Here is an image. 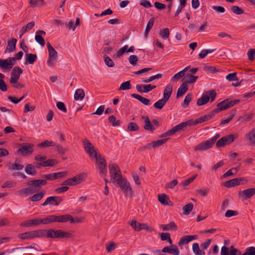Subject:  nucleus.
Listing matches in <instances>:
<instances>
[{
	"instance_id": "43",
	"label": "nucleus",
	"mask_w": 255,
	"mask_h": 255,
	"mask_svg": "<svg viewBox=\"0 0 255 255\" xmlns=\"http://www.w3.org/2000/svg\"><path fill=\"white\" fill-rule=\"evenodd\" d=\"M167 102L168 101L162 98L155 102L153 106L156 109L161 110Z\"/></svg>"
},
{
	"instance_id": "62",
	"label": "nucleus",
	"mask_w": 255,
	"mask_h": 255,
	"mask_svg": "<svg viewBox=\"0 0 255 255\" xmlns=\"http://www.w3.org/2000/svg\"><path fill=\"white\" fill-rule=\"evenodd\" d=\"M56 106L59 110L63 112L64 113H67V110L64 103L58 102L56 104Z\"/></svg>"
},
{
	"instance_id": "42",
	"label": "nucleus",
	"mask_w": 255,
	"mask_h": 255,
	"mask_svg": "<svg viewBox=\"0 0 255 255\" xmlns=\"http://www.w3.org/2000/svg\"><path fill=\"white\" fill-rule=\"evenodd\" d=\"M56 145L55 143L52 141L45 140L38 144V147L40 148H45L50 146H54Z\"/></svg>"
},
{
	"instance_id": "23",
	"label": "nucleus",
	"mask_w": 255,
	"mask_h": 255,
	"mask_svg": "<svg viewBox=\"0 0 255 255\" xmlns=\"http://www.w3.org/2000/svg\"><path fill=\"white\" fill-rule=\"evenodd\" d=\"M21 227H32L33 226L39 225V218L27 220L20 224Z\"/></svg>"
},
{
	"instance_id": "17",
	"label": "nucleus",
	"mask_w": 255,
	"mask_h": 255,
	"mask_svg": "<svg viewBox=\"0 0 255 255\" xmlns=\"http://www.w3.org/2000/svg\"><path fill=\"white\" fill-rule=\"evenodd\" d=\"M162 252L164 253H169L173 255H179V250L176 245H171L164 247L162 250Z\"/></svg>"
},
{
	"instance_id": "14",
	"label": "nucleus",
	"mask_w": 255,
	"mask_h": 255,
	"mask_svg": "<svg viewBox=\"0 0 255 255\" xmlns=\"http://www.w3.org/2000/svg\"><path fill=\"white\" fill-rule=\"evenodd\" d=\"M63 201V199L59 196H50L42 204L43 206L49 204L51 205L58 206Z\"/></svg>"
},
{
	"instance_id": "40",
	"label": "nucleus",
	"mask_w": 255,
	"mask_h": 255,
	"mask_svg": "<svg viewBox=\"0 0 255 255\" xmlns=\"http://www.w3.org/2000/svg\"><path fill=\"white\" fill-rule=\"evenodd\" d=\"M25 170L26 173L29 175H35L37 173L35 168L31 164H28L26 166Z\"/></svg>"
},
{
	"instance_id": "5",
	"label": "nucleus",
	"mask_w": 255,
	"mask_h": 255,
	"mask_svg": "<svg viewBox=\"0 0 255 255\" xmlns=\"http://www.w3.org/2000/svg\"><path fill=\"white\" fill-rule=\"evenodd\" d=\"M220 136V135L219 133L216 134L214 137H212L210 139L206 140L205 142H202L194 146V150L195 151H203L211 148Z\"/></svg>"
},
{
	"instance_id": "56",
	"label": "nucleus",
	"mask_w": 255,
	"mask_h": 255,
	"mask_svg": "<svg viewBox=\"0 0 255 255\" xmlns=\"http://www.w3.org/2000/svg\"><path fill=\"white\" fill-rule=\"evenodd\" d=\"M231 116L230 117H229L228 118H227V119L222 120L220 123V125L227 124H228L230 121H231L236 115V111L233 110L231 111Z\"/></svg>"
},
{
	"instance_id": "64",
	"label": "nucleus",
	"mask_w": 255,
	"mask_h": 255,
	"mask_svg": "<svg viewBox=\"0 0 255 255\" xmlns=\"http://www.w3.org/2000/svg\"><path fill=\"white\" fill-rule=\"evenodd\" d=\"M247 54L249 59L250 61H253L255 58V49H250Z\"/></svg>"
},
{
	"instance_id": "61",
	"label": "nucleus",
	"mask_w": 255,
	"mask_h": 255,
	"mask_svg": "<svg viewBox=\"0 0 255 255\" xmlns=\"http://www.w3.org/2000/svg\"><path fill=\"white\" fill-rule=\"evenodd\" d=\"M244 255H255V247H251L247 248Z\"/></svg>"
},
{
	"instance_id": "31",
	"label": "nucleus",
	"mask_w": 255,
	"mask_h": 255,
	"mask_svg": "<svg viewBox=\"0 0 255 255\" xmlns=\"http://www.w3.org/2000/svg\"><path fill=\"white\" fill-rule=\"evenodd\" d=\"M227 101L228 99H225L221 102L219 103L217 106V108L213 110L214 112L215 113V114H217L221 111L226 110L227 109H224V108L226 107L227 105L226 102Z\"/></svg>"
},
{
	"instance_id": "25",
	"label": "nucleus",
	"mask_w": 255,
	"mask_h": 255,
	"mask_svg": "<svg viewBox=\"0 0 255 255\" xmlns=\"http://www.w3.org/2000/svg\"><path fill=\"white\" fill-rule=\"evenodd\" d=\"M46 193V191L42 190L39 193L33 195L32 197L29 198V200L32 202H37L41 200L44 197Z\"/></svg>"
},
{
	"instance_id": "35",
	"label": "nucleus",
	"mask_w": 255,
	"mask_h": 255,
	"mask_svg": "<svg viewBox=\"0 0 255 255\" xmlns=\"http://www.w3.org/2000/svg\"><path fill=\"white\" fill-rule=\"evenodd\" d=\"M54 222L53 215H50L46 218L41 219L39 218V225L43 224H49Z\"/></svg>"
},
{
	"instance_id": "55",
	"label": "nucleus",
	"mask_w": 255,
	"mask_h": 255,
	"mask_svg": "<svg viewBox=\"0 0 255 255\" xmlns=\"http://www.w3.org/2000/svg\"><path fill=\"white\" fill-rule=\"evenodd\" d=\"M228 99V101L226 102L227 105H226V107H225L224 108V109H228L230 107H232L234 106V105L238 104L240 102V100H238V99L232 100V101H230L229 99Z\"/></svg>"
},
{
	"instance_id": "38",
	"label": "nucleus",
	"mask_w": 255,
	"mask_h": 255,
	"mask_svg": "<svg viewBox=\"0 0 255 255\" xmlns=\"http://www.w3.org/2000/svg\"><path fill=\"white\" fill-rule=\"evenodd\" d=\"M238 181L237 178H234L224 182L223 185L227 188H232L238 185Z\"/></svg>"
},
{
	"instance_id": "57",
	"label": "nucleus",
	"mask_w": 255,
	"mask_h": 255,
	"mask_svg": "<svg viewBox=\"0 0 255 255\" xmlns=\"http://www.w3.org/2000/svg\"><path fill=\"white\" fill-rule=\"evenodd\" d=\"M135 231H139L141 230L140 228V223L134 220H132L130 222L128 223Z\"/></svg>"
},
{
	"instance_id": "41",
	"label": "nucleus",
	"mask_w": 255,
	"mask_h": 255,
	"mask_svg": "<svg viewBox=\"0 0 255 255\" xmlns=\"http://www.w3.org/2000/svg\"><path fill=\"white\" fill-rule=\"evenodd\" d=\"M26 56V62L25 64H27V63L30 64H32L33 63L36 61L37 59V55L36 54H26L25 55Z\"/></svg>"
},
{
	"instance_id": "15",
	"label": "nucleus",
	"mask_w": 255,
	"mask_h": 255,
	"mask_svg": "<svg viewBox=\"0 0 255 255\" xmlns=\"http://www.w3.org/2000/svg\"><path fill=\"white\" fill-rule=\"evenodd\" d=\"M82 142L85 151L90 157H92L94 152L96 151V149L88 139H84Z\"/></svg>"
},
{
	"instance_id": "30",
	"label": "nucleus",
	"mask_w": 255,
	"mask_h": 255,
	"mask_svg": "<svg viewBox=\"0 0 255 255\" xmlns=\"http://www.w3.org/2000/svg\"><path fill=\"white\" fill-rule=\"evenodd\" d=\"M54 222H58L60 223H65L69 221V215H63L61 216L53 215Z\"/></svg>"
},
{
	"instance_id": "12",
	"label": "nucleus",
	"mask_w": 255,
	"mask_h": 255,
	"mask_svg": "<svg viewBox=\"0 0 255 255\" xmlns=\"http://www.w3.org/2000/svg\"><path fill=\"white\" fill-rule=\"evenodd\" d=\"M23 73V70L18 66L14 67L10 73L9 83L11 84L16 83L19 79L20 75Z\"/></svg>"
},
{
	"instance_id": "24",
	"label": "nucleus",
	"mask_w": 255,
	"mask_h": 255,
	"mask_svg": "<svg viewBox=\"0 0 255 255\" xmlns=\"http://www.w3.org/2000/svg\"><path fill=\"white\" fill-rule=\"evenodd\" d=\"M142 119H144V125L143 128L146 130H149L153 132L154 130V128L152 126L151 122L150 121L148 116H143Z\"/></svg>"
},
{
	"instance_id": "22",
	"label": "nucleus",
	"mask_w": 255,
	"mask_h": 255,
	"mask_svg": "<svg viewBox=\"0 0 255 255\" xmlns=\"http://www.w3.org/2000/svg\"><path fill=\"white\" fill-rule=\"evenodd\" d=\"M16 42L17 40L14 38H12L10 40H8L7 42V46L5 51V53L7 52L10 53L15 50Z\"/></svg>"
},
{
	"instance_id": "58",
	"label": "nucleus",
	"mask_w": 255,
	"mask_h": 255,
	"mask_svg": "<svg viewBox=\"0 0 255 255\" xmlns=\"http://www.w3.org/2000/svg\"><path fill=\"white\" fill-rule=\"evenodd\" d=\"M226 79L229 81H239V79L237 76V73L236 72L230 73L227 75L226 76Z\"/></svg>"
},
{
	"instance_id": "27",
	"label": "nucleus",
	"mask_w": 255,
	"mask_h": 255,
	"mask_svg": "<svg viewBox=\"0 0 255 255\" xmlns=\"http://www.w3.org/2000/svg\"><path fill=\"white\" fill-rule=\"evenodd\" d=\"M172 92V86L168 85L164 90L163 98L168 101L171 95Z\"/></svg>"
},
{
	"instance_id": "16",
	"label": "nucleus",
	"mask_w": 255,
	"mask_h": 255,
	"mask_svg": "<svg viewBox=\"0 0 255 255\" xmlns=\"http://www.w3.org/2000/svg\"><path fill=\"white\" fill-rule=\"evenodd\" d=\"M192 120H189L185 122H183L181 124H179L176 126L173 127L171 128V130L173 133V134H175L176 132L179 131L183 129V128L185 127H186L188 126H192Z\"/></svg>"
},
{
	"instance_id": "10",
	"label": "nucleus",
	"mask_w": 255,
	"mask_h": 255,
	"mask_svg": "<svg viewBox=\"0 0 255 255\" xmlns=\"http://www.w3.org/2000/svg\"><path fill=\"white\" fill-rule=\"evenodd\" d=\"M85 175L84 173L78 174L73 178L68 179L64 181L61 185H70L73 186L80 184L83 181L84 176Z\"/></svg>"
},
{
	"instance_id": "53",
	"label": "nucleus",
	"mask_w": 255,
	"mask_h": 255,
	"mask_svg": "<svg viewBox=\"0 0 255 255\" xmlns=\"http://www.w3.org/2000/svg\"><path fill=\"white\" fill-rule=\"evenodd\" d=\"M128 45H126L124 46L123 48H122L120 50H119L117 53L114 55L115 58H119L123 56V55L127 52Z\"/></svg>"
},
{
	"instance_id": "37",
	"label": "nucleus",
	"mask_w": 255,
	"mask_h": 255,
	"mask_svg": "<svg viewBox=\"0 0 255 255\" xmlns=\"http://www.w3.org/2000/svg\"><path fill=\"white\" fill-rule=\"evenodd\" d=\"M0 67L1 69H4L5 70H9L11 68V64L10 63H8V61L6 59H0Z\"/></svg>"
},
{
	"instance_id": "20",
	"label": "nucleus",
	"mask_w": 255,
	"mask_h": 255,
	"mask_svg": "<svg viewBox=\"0 0 255 255\" xmlns=\"http://www.w3.org/2000/svg\"><path fill=\"white\" fill-rule=\"evenodd\" d=\"M97 162L101 176H106L107 173V165L106 159H102V161H98Z\"/></svg>"
},
{
	"instance_id": "44",
	"label": "nucleus",
	"mask_w": 255,
	"mask_h": 255,
	"mask_svg": "<svg viewBox=\"0 0 255 255\" xmlns=\"http://www.w3.org/2000/svg\"><path fill=\"white\" fill-rule=\"evenodd\" d=\"M84 97L85 92L82 89H78L76 90L74 95V99L75 100H82Z\"/></svg>"
},
{
	"instance_id": "60",
	"label": "nucleus",
	"mask_w": 255,
	"mask_h": 255,
	"mask_svg": "<svg viewBox=\"0 0 255 255\" xmlns=\"http://www.w3.org/2000/svg\"><path fill=\"white\" fill-rule=\"evenodd\" d=\"M55 145L56 150L58 152L59 154L63 155L67 151V148L63 147L61 145L57 144Z\"/></svg>"
},
{
	"instance_id": "33",
	"label": "nucleus",
	"mask_w": 255,
	"mask_h": 255,
	"mask_svg": "<svg viewBox=\"0 0 255 255\" xmlns=\"http://www.w3.org/2000/svg\"><path fill=\"white\" fill-rule=\"evenodd\" d=\"M255 113L253 111H250L248 113L245 114L243 117H240L238 121L241 120L242 122H247L252 120L254 118Z\"/></svg>"
},
{
	"instance_id": "1",
	"label": "nucleus",
	"mask_w": 255,
	"mask_h": 255,
	"mask_svg": "<svg viewBox=\"0 0 255 255\" xmlns=\"http://www.w3.org/2000/svg\"><path fill=\"white\" fill-rule=\"evenodd\" d=\"M42 177L45 178V179H35L30 180L29 181L26 182L25 184L27 186H28V187L19 190L17 191V193L19 195L21 196H28L29 195H32L39 191L42 186L46 185L47 183V180H55L53 177V173L43 175Z\"/></svg>"
},
{
	"instance_id": "63",
	"label": "nucleus",
	"mask_w": 255,
	"mask_h": 255,
	"mask_svg": "<svg viewBox=\"0 0 255 255\" xmlns=\"http://www.w3.org/2000/svg\"><path fill=\"white\" fill-rule=\"evenodd\" d=\"M184 72L180 71L177 73L175 74L171 78V80L173 81H177L179 79L182 78L184 76Z\"/></svg>"
},
{
	"instance_id": "48",
	"label": "nucleus",
	"mask_w": 255,
	"mask_h": 255,
	"mask_svg": "<svg viewBox=\"0 0 255 255\" xmlns=\"http://www.w3.org/2000/svg\"><path fill=\"white\" fill-rule=\"evenodd\" d=\"M127 129L129 131H134L138 130L139 127L135 123L131 122L128 124Z\"/></svg>"
},
{
	"instance_id": "8",
	"label": "nucleus",
	"mask_w": 255,
	"mask_h": 255,
	"mask_svg": "<svg viewBox=\"0 0 255 255\" xmlns=\"http://www.w3.org/2000/svg\"><path fill=\"white\" fill-rule=\"evenodd\" d=\"M47 46L49 53L47 65L50 67H53L57 61L58 53L49 42L47 43Z\"/></svg>"
},
{
	"instance_id": "32",
	"label": "nucleus",
	"mask_w": 255,
	"mask_h": 255,
	"mask_svg": "<svg viewBox=\"0 0 255 255\" xmlns=\"http://www.w3.org/2000/svg\"><path fill=\"white\" fill-rule=\"evenodd\" d=\"M8 167L12 170H21L23 168L24 165L20 164L17 160H15L14 163H9Z\"/></svg>"
},
{
	"instance_id": "29",
	"label": "nucleus",
	"mask_w": 255,
	"mask_h": 255,
	"mask_svg": "<svg viewBox=\"0 0 255 255\" xmlns=\"http://www.w3.org/2000/svg\"><path fill=\"white\" fill-rule=\"evenodd\" d=\"M187 91V85L186 83H182L177 90L176 97L178 98L183 96Z\"/></svg>"
},
{
	"instance_id": "11",
	"label": "nucleus",
	"mask_w": 255,
	"mask_h": 255,
	"mask_svg": "<svg viewBox=\"0 0 255 255\" xmlns=\"http://www.w3.org/2000/svg\"><path fill=\"white\" fill-rule=\"evenodd\" d=\"M234 140V135L233 134H229L219 139L216 144L217 148L224 146L226 145H229L232 143Z\"/></svg>"
},
{
	"instance_id": "6",
	"label": "nucleus",
	"mask_w": 255,
	"mask_h": 255,
	"mask_svg": "<svg viewBox=\"0 0 255 255\" xmlns=\"http://www.w3.org/2000/svg\"><path fill=\"white\" fill-rule=\"evenodd\" d=\"M119 186L122 191L125 193L126 196H129L130 197L132 196V190L129 182L125 178H122L121 180L117 181L115 183Z\"/></svg>"
},
{
	"instance_id": "26",
	"label": "nucleus",
	"mask_w": 255,
	"mask_h": 255,
	"mask_svg": "<svg viewBox=\"0 0 255 255\" xmlns=\"http://www.w3.org/2000/svg\"><path fill=\"white\" fill-rule=\"evenodd\" d=\"M131 96L133 98L139 101L140 102H141L143 104H144L145 106H148L150 104V101L149 99L143 97L139 95L136 94H132L131 95Z\"/></svg>"
},
{
	"instance_id": "19",
	"label": "nucleus",
	"mask_w": 255,
	"mask_h": 255,
	"mask_svg": "<svg viewBox=\"0 0 255 255\" xmlns=\"http://www.w3.org/2000/svg\"><path fill=\"white\" fill-rule=\"evenodd\" d=\"M198 238L197 235H187L182 237L178 242V245L182 246L188 244L192 240H196Z\"/></svg>"
},
{
	"instance_id": "47",
	"label": "nucleus",
	"mask_w": 255,
	"mask_h": 255,
	"mask_svg": "<svg viewBox=\"0 0 255 255\" xmlns=\"http://www.w3.org/2000/svg\"><path fill=\"white\" fill-rule=\"evenodd\" d=\"M168 138H163L152 141V147L154 148H156L163 145L168 140Z\"/></svg>"
},
{
	"instance_id": "49",
	"label": "nucleus",
	"mask_w": 255,
	"mask_h": 255,
	"mask_svg": "<svg viewBox=\"0 0 255 255\" xmlns=\"http://www.w3.org/2000/svg\"><path fill=\"white\" fill-rule=\"evenodd\" d=\"M108 121L110 123L112 124L113 127L119 126L121 124L120 120H116V118L114 115L110 116L108 118Z\"/></svg>"
},
{
	"instance_id": "21",
	"label": "nucleus",
	"mask_w": 255,
	"mask_h": 255,
	"mask_svg": "<svg viewBox=\"0 0 255 255\" xmlns=\"http://www.w3.org/2000/svg\"><path fill=\"white\" fill-rule=\"evenodd\" d=\"M158 199L159 202L163 205L173 206V203L170 200L169 197L165 194H159Z\"/></svg>"
},
{
	"instance_id": "36",
	"label": "nucleus",
	"mask_w": 255,
	"mask_h": 255,
	"mask_svg": "<svg viewBox=\"0 0 255 255\" xmlns=\"http://www.w3.org/2000/svg\"><path fill=\"white\" fill-rule=\"evenodd\" d=\"M161 227L163 231H168L169 230L176 231L177 230V226L174 222H171L168 224L162 225Z\"/></svg>"
},
{
	"instance_id": "13",
	"label": "nucleus",
	"mask_w": 255,
	"mask_h": 255,
	"mask_svg": "<svg viewBox=\"0 0 255 255\" xmlns=\"http://www.w3.org/2000/svg\"><path fill=\"white\" fill-rule=\"evenodd\" d=\"M254 195H255V188H249L238 192V196L242 200L250 199Z\"/></svg>"
},
{
	"instance_id": "51",
	"label": "nucleus",
	"mask_w": 255,
	"mask_h": 255,
	"mask_svg": "<svg viewBox=\"0 0 255 255\" xmlns=\"http://www.w3.org/2000/svg\"><path fill=\"white\" fill-rule=\"evenodd\" d=\"M169 30L168 28L163 29L160 31L159 36L163 39H167L169 36Z\"/></svg>"
},
{
	"instance_id": "18",
	"label": "nucleus",
	"mask_w": 255,
	"mask_h": 255,
	"mask_svg": "<svg viewBox=\"0 0 255 255\" xmlns=\"http://www.w3.org/2000/svg\"><path fill=\"white\" fill-rule=\"evenodd\" d=\"M215 115V113L213 110L210 114L202 116L201 117L196 119L195 121L192 120L193 125H196L199 123H202L204 122L207 121L212 118Z\"/></svg>"
},
{
	"instance_id": "39",
	"label": "nucleus",
	"mask_w": 255,
	"mask_h": 255,
	"mask_svg": "<svg viewBox=\"0 0 255 255\" xmlns=\"http://www.w3.org/2000/svg\"><path fill=\"white\" fill-rule=\"evenodd\" d=\"M154 22V18L151 17L148 21L147 24L146 26L145 31H144V34L145 37H147V35H148L149 32L150 31V30H151V29L152 28V27L153 26Z\"/></svg>"
},
{
	"instance_id": "59",
	"label": "nucleus",
	"mask_w": 255,
	"mask_h": 255,
	"mask_svg": "<svg viewBox=\"0 0 255 255\" xmlns=\"http://www.w3.org/2000/svg\"><path fill=\"white\" fill-rule=\"evenodd\" d=\"M56 160L54 159H48L46 161H42L41 165H42L43 167L53 166L55 165L54 162Z\"/></svg>"
},
{
	"instance_id": "50",
	"label": "nucleus",
	"mask_w": 255,
	"mask_h": 255,
	"mask_svg": "<svg viewBox=\"0 0 255 255\" xmlns=\"http://www.w3.org/2000/svg\"><path fill=\"white\" fill-rule=\"evenodd\" d=\"M197 176V174H195V175L192 176V177H190L188 179L185 180L184 181L182 182L180 184V185L181 186H182L183 187H185L188 186L191 183H192L195 180V179L196 178Z\"/></svg>"
},
{
	"instance_id": "9",
	"label": "nucleus",
	"mask_w": 255,
	"mask_h": 255,
	"mask_svg": "<svg viewBox=\"0 0 255 255\" xmlns=\"http://www.w3.org/2000/svg\"><path fill=\"white\" fill-rule=\"evenodd\" d=\"M33 146L32 143H22L20 144L21 147L17 150V152L22 156L30 154L33 151Z\"/></svg>"
},
{
	"instance_id": "46",
	"label": "nucleus",
	"mask_w": 255,
	"mask_h": 255,
	"mask_svg": "<svg viewBox=\"0 0 255 255\" xmlns=\"http://www.w3.org/2000/svg\"><path fill=\"white\" fill-rule=\"evenodd\" d=\"M193 208V204L191 203H188L183 207V214L189 215Z\"/></svg>"
},
{
	"instance_id": "7",
	"label": "nucleus",
	"mask_w": 255,
	"mask_h": 255,
	"mask_svg": "<svg viewBox=\"0 0 255 255\" xmlns=\"http://www.w3.org/2000/svg\"><path fill=\"white\" fill-rule=\"evenodd\" d=\"M217 96V94L215 90H209L206 91L202 96L197 101V105L198 106H202L207 104L211 98V102L213 101Z\"/></svg>"
},
{
	"instance_id": "54",
	"label": "nucleus",
	"mask_w": 255,
	"mask_h": 255,
	"mask_svg": "<svg viewBox=\"0 0 255 255\" xmlns=\"http://www.w3.org/2000/svg\"><path fill=\"white\" fill-rule=\"evenodd\" d=\"M104 61L107 66L110 67H113L115 65L113 60L107 55L104 56Z\"/></svg>"
},
{
	"instance_id": "52",
	"label": "nucleus",
	"mask_w": 255,
	"mask_h": 255,
	"mask_svg": "<svg viewBox=\"0 0 255 255\" xmlns=\"http://www.w3.org/2000/svg\"><path fill=\"white\" fill-rule=\"evenodd\" d=\"M131 88V85L130 84V81H128L122 83L119 89V90H129Z\"/></svg>"
},
{
	"instance_id": "34",
	"label": "nucleus",
	"mask_w": 255,
	"mask_h": 255,
	"mask_svg": "<svg viewBox=\"0 0 255 255\" xmlns=\"http://www.w3.org/2000/svg\"><path fill=\"white\" fill-rule=\"evenodd\" d=\"M192 250L195 255H205V252L200 249L197 243H195L192 245Z\"/></svg>"
},
{
	"instance_id": "28",
	"label": "nucleus",
	"mask_w": 255,
	"mask_h": 255,
	"mask_svg": "<svg viewBox=\"0 0 255 255\" xmlns=\"http://www.w3.org/2000/svg\"><path fill=\"white\" fill-rule=\"evenodd\" d=\"M198 78V76H194L191 74H187L183 78L184 82L183 83H186L187 85V84L193 83L196 81Z\"/></svg>"
},
{
	"instance_id": "2",
	"label": "nucleus",
	"mask_w": 255,
	"mask_h": 255,
	"mask_svg": "<svg viewBox=\"0 0 255 255\" xmlns=\"http://www.w3.org/2000/svg\"><path fill=\"white\" fill-rule=\"evenodd\" d=\"M43 230L45 231L44 237L47 238L68 239L73 237V235L71 233L61 230H55L52 229Z\"/></svg>"
},
{
	"instance_id": "4",
	"label": "nucleus",
	"mask_w": 255,
	"mask_h": 255,
	"mask_svg": "<svg viewBox=\"0 0 255 255\" xmlns=\"http://www.w3.org/2000/svg\"><path fill=\"white\" fill-rule=\"evenodd\" d=\"M45 230L39 229L25 232L18 235V238L21 240H31L35 238H43Z\"/></svg>"
},
{
	"instance_id": "45",
	"label": "nucleus",
	"mask_w": 255,
	"mask_h": 255,
	"mask_svg": "<svg viewBox=\"0 0 255 255\" xmlns=\"http://www.w3.org/2000/svg\"><path fill=\"white\" fill-rule=\"evenodd\" d=\"M30 6L40 7L44 5V0H30Z\"/></svg>"
},
{
	"instance_id": "3",
	"label": "nucleus",
	"mask_w": 255,
	"mask_h": 255,
	"mask_svg": "<svg viewBox=\"0 0 255 255\" xmlns=\"http://www.w3.org/2000/svg\"><path fill=\"white\" fill-rule=\"evenodd\" d=\"M109 168L111 182L115 183L122 179L121 171L117 164L111 162L109 164Z\"/></svg>"
}]
</instances>
